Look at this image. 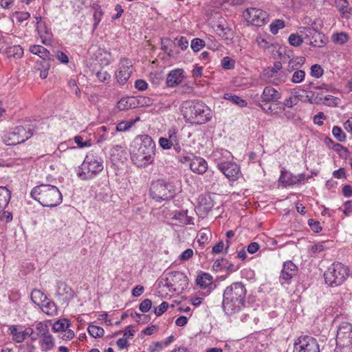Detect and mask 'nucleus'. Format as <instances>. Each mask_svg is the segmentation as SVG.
Returning a JSON list of instances; mask_svg holds the SVG:
<instances>
[{
	"mask_svg": "<svg viewBox=\"0 0 352 352\" xmlns=\"http://www.w3.org/2000/svg\"><path fill=\"white\" fill-rule=\"evenodd\" d=\"M282 68V63L280 61H276L274 63V66L272 67H268L265 71V75L268 78H273L276 76L277 72L280 71Z\"/></svg>",
	"mask_w": 352,
	"mask_h": 352,
	"instance_id": "4c0bfd02",
	"label": "nucleus"
},
{
	"mask_svg": "<svg viewBox=\"0 0 352 352\" xmlns=\"http://www.w3.org/2000/svg\"><path fill=\"white\" fill-rule=\"evenodd\" d=\"M349 276L348 267L340 262L333 263L324 273L325 283L331 287L341 285Z\"/></svg>",
	"mask_w": 352,
	"mask_h": 352,
	"instance_id": "423d86ee",
	"label": "nucleus"
},
{
	"mask_svg": "<svg viewBox=\"0 0 352 352\" xmlns=\"http://www.w3.org/2000/svg\"><path fill=\"white\" fill-rule=\"evenodd\" d=\"M96 76L100 81L104 82V80L109 79L111 76L106 71L101 69L96 73Z\"/></svg>",
	"mask_w": 352,
	"mask_h": 352,
	"instance_id": "338daca9",
	"label": "nucleus"
},
{
	"mask_svg": "<svg viewBox=\"0 0 352 352\" xmlns=\"http://www.w3.org/2000/svg\"><path fill=\"white\" fill-rule=\"evenodd\" d=\"M46 302H43L40 307H41L42 311L49 315L54 316L56 314V306L55 303L52 301H45Z\"/></svg>",
	"mask_w": 352,
	"mask_h": 352,
	"instance_id": "c85d7f7f",
	"label": "nucleus"
},
{
	"mask_svg": "<svg viewBox=\"0 0 352 352\" xmlns=\"http://www.w3.org/2000/svg\"><path fill=\"white\" fill-rule=\"evenodd\" d=\"M280 94L277 89H263L261 95L263 102L275 101L279 98Z\"/></svg>",
	"mask_w": 352,
	"mask_h": 352,
	"instance_id": "a878e982",
	"label": "nucleus"
},
{
	"mask_svg": "<svg viewBox=\"0 0 352 352\" xmlns=\"http://www.w3.org/2000/svg\"><path fill=\"white\" fill-rule=\"evenodd\" d=\"M10 334L13 337V340L17 343H21L25 340V335L23 331H19L16 326L10 327Z\"/></svg>",
	"mask_w": 352,
	"mask_h": 352,
	"instance_id": "c756f323",
	"label": "nucleus"
},
{
	"mask_svg": "<svg viewBox=\"0 0 352 352\" xmlns=\"http://www.w3.org/2000/svg\"><path fill=\"white\" fill-rule=\"evenodd\" d=\"M332 133L333 136L339 141L343 142L346 138L345 133L340 127L335 126L333 127Z\"/></svg>",
	"mask_w": 352,
	"mask_h": 352,
	"instance_id": "de8ad7c7",
	"label": "nucleus"
},
{
	"mask_svg": "<svg viewBox=\"0 0 352 352\" xmlns=\"http://www.w3.org/2000/svg\"><path fill=\"white\" fill-rule=\"evenodd\" d=\"M190 170L197 174L204 173L207 168L208 164L205 160L201 157H195L190 163Z\"/></svg>",
	"mask_w": 352,
	"mask_h": 352,
	"instance_id": "6ab92c4d",
	"label": "nucleus"
},
{
	"mask_svg": "<svg viewBox=\"0 0 352 352\" xmlns=\"http://www.w3.org/2000/svg\"><path fill=\"white\" fill-rule=\"evenodd\" d=\"M8 57L18 58L21 57L23 54V50L20 45H14L10 47L6 50Z\"/></svg>",
	"mask_w": 352,
	"mask_h": 352,
	"instance_id": "7c9ffc66",
	"label": "nucleus"
},
{
	"mask_svg": "<svg viewBox=\"0 0 352 352\" xmlns=\"http://www.w3.org/2000/svg\"><path fill=\"white\" fill-rule=\"evenodd\" d=\"M13 16L19 22L22 23L30 17V14L28 12H15Z\"/></svg>",
	"mask_w": 352,
	"mask_h": 352,
	"instance_id": "3c124183",
	"label": "nucleus"
},
{
	"mask_svg": "<svg viewBox=\"0 0 352 352\" xmlns=\"http://www.w3.org/2000/svg\"><path fill=\"white\" fill-rule=\"evenodd\" d=\"M138 146L131 153V160L138 166H147L153 163L155 155V143L148 135H140L134 141Z\"/></svg>",
	"mask_w": 352,
	"mask_h": 352,
	"instance_id": "f03ea898",
	"label": "nucleus"
},
{
	"mask_svg": "<svg viewBox=\"0 0 352 352\" xmlns=\"http://www.w3.org/2000/svg\"><path fill=\"white\" fill-rule=\"evenodd\" d=\"M168 303L167 302H162L158 307H155L154 313L157 316L162 315L168 309Z\"/></svg>",
	"mask_w": 352,
	"mask_h": 352,
	"instance_id": "4d7b16f0",
	"label": "nucleus"
},
{
	"mask_svg": "<svg viewBox=\"0 0 352 352\" xmlns=\"http://www.w3.org/2000/svg\"><path fill=\"white\" fill-rule=\"evenodd\" d=\"M58 296L61 298L63 301H67L74 298L75 294L72 289L63 283H60L56 291Z\"/></svg>",
	"mask_w": 352,
	"mask_h": 352,
	"instance_id": "a211bd4d",
	"label": "nucleus"
},
{
	"mask_svg": "<svg viewBox=\"0 0 352 352\" xmlns=\"http://www.w3.org/2000/svg\"><path fill=\"white\" fill-rule=\"evenodd\" d=\"M336 6L342 15L350 13L351 8L346 0H335Z\"/></svg>",
	"mask_w": 352,
	"mask_h": 352,
	"instance_id": "473e14b6",
	"label": "nucleus"
},
{
	"mask_svg": "<svg viewBox=\"0 0 352 352\" xmlns=\"http://www.w3.org/2000/svg\"><path fill=\"white\" fill-rule=\"evenodd\" d=\"M246 289L241 282L232 283L223 292L222 306L225 313L232 316L245 306Z\"/></svg>",
	"mask_w": 352,
	"mask_h": 352,
	"instance_id": "f257e3e1",
	"label": "nucleus"
},
{
	"mask_svg": "<svg viewBox=\"0 0 352 352\" xmlns=\"http://www.w3.org/2000/svg\"><path fill=\"white\" fill-rule=\"evenodd\" d=\"M36 329L38 331V334L41 336H43L44 335H46V333H49V329L47 328V326L45 324L42 322H39L36 325Z\"/></svg>",
	"mask_w": 352,
	"mask_h": 352,
	"instance_id": "bf43d9fd",
	"label": "nucleus"
},
{
	"mask_svg": "<svg viewBox=\"0 0 352 352\" xmlns=\"http://www.w3.org/2000/svg\"><path fill=\"white\" fill-rule=\"evenodd\" d=\"M221 65L224 69H231L234 67L235 61L229 56H225L221 59Z\"/></svg>",
	"mask_w": 352,
	"mask_h": 352,
	"instance_id": "c03bdc74",
	"label": "nucleus"
},
{
	"mask_svg": "<svg viewBox=\"0 0 352 352\" xmlns=\"http://www.w3.org/2000/svg\"><path fill=\"white\" fill-rule=\"evenodd\" d=\"M305 73L302 70L296 71L292 76V82L298 83L301 82L305 78Z\"/></svg>",
	"mask_w": 352,
	"mask_h": 352,
	"instance_id": "13d9d810",
	"label": "nucleus"
},
{
	"mask_svg": "<svg viewBox=\"0 0 352 352\" xmlns=\"http://www.w3.org/2000/svg\"><path fill=\"white\" fill-rule=\"evenodd\" d=\"M296 178V175H292L290 173L286 171H281V175L280 176L279 180L283 183H285L287 185H294L296 183H291L292 180Z\"/></svg>",
	"mask_w": 352,
	"mask_h": 352,
	"instance_id": "79ce46f5",
	"label": "nucleus"
},
{
	"mask_svg": "<svg viewBox=\"0 0 352 352\" xmlns=\"http://www.w3.org/2000/svg\"><path fill=\"white\" fill-rule=\"evenodd\" d=\"M132 73L133 65L131 61L126 58H121L118 72L116 74L119 85H124L127 82Z\"/></svg>",
	"mask_w": 352,
	"mask_h": 352,
	"instance_id": "f8f14e48",
	"label": "nucleus"
},
{
	"mask_svg": "<svg viewBox=\"0 0 352 352\" xmlns=\"http://www.w3.org/2000/svg\"><path fill=\"white\" fill-rule=\"evenodd\" d=\"M188 210H182L179 212H175L174 217L175 219L178 220L180 223L184 224H190L192 223V219L187 215Z\"/></svg>",
	"mask_w": 352,
	"mask_h": 352,
	"instance_id": "f704fd0d",
	"label": "nucleus"
},
{
	"mask_svg": "<svg viewBox=\"0 0 352 352\" xmlns=\"http://www.w3.org/2000/svg\"><path fill=\"white\" fill-rule=\"evenodd\" d=\"M336 343L340 345L352 343V325L349 322H342L338 327L336 335Z\"/></svg>",
	"mask_w": 352,
	"mask_h": 352,
	"instance_id": "2eb2a0df",
	"label": "nucleus"
},
{
	"mask_svg": "<svg viewBox=\"0 0 352 352\" xmlns=\"http://www.w3.org/2000/svg\"><path fill=\"white\" fill-rule=\"evenodd\" d=\"M202 67L195 65L192 69V76L195 78V84L197 86L204 87L208 85L206 77H202Z\"/></svg>",
	"mask_w": 352,
	"mask_h": 352,
	"instance_id": "4be33fe9",
	"label": "nucleus"
},
{
	"mask_svg": "<svg viewBox=\"0 0 352 352\" xmlns=\"http://www.w3.org/2000/svg\"><path fill=\"white\" fill-rule=\"evenodd\" d=\"M300 32L305 34L307 43L313 47H322L327 43L325 35L313 28H303Z\"/></svg>",
	"mask_w": 352,
	"mask_h": 352,
	"instance_id": "9b49d317",
	"label": "nucleus"
},
{
	"mask_svg": "<svg viewBox=\"0 0 352 352\" xmlns=\"http://www.w3.org/2000/svg\"><path fill=\"white\" fill-rule=\"evenodd\" d=\"M87 330L90 336L95 338H101L104 333V331L102 327L96 325H89Z\"/></svg>",
	"mask_w": 352,
	"mask_h": 352,
	"instance_id": "58836bf2",
	"label": "nucleus"
},
{
	"mask_svg": "<svg viewBox=\"0 0 352 352\" xmlns=\"http://www.w3.org/2000/svg\"><path fill=\"white\" fill-rule=\"evenodd\" d=\"M256 42L258 47L263 50L269 49L270 47L273 46L272 43H270L262 36H258L256 39Z\"/></svg>",
	"mask_w": 352,
	"mask_h": 352,
	"instance_id": "8fccbe9b",
	"label": "nucleus"
},
{
	"mask_svg": "<svg viewBox=\"0 0 352 352\" xmlns=\"http://www.w3.org/2000/svg\"><path fill=\"white\" fill-rule=\"evenodd\" d=\"M335 352H352V343L344 344L343 345L336 343Z\"/></svg>",
	"mask_w": 352,
	"mask_h": 352,
	"instance_id": "6e6d98bb",
	"label": "nucleus"
},
{
	"mask_svg": "<svg viewBox=\"0 0 352 352\" xmlns=\"http://www.w3.org/2000/svg\"><path fill=\"white\" fill-rule=\"evenodd\" d=\"M323 74V69L320 65L315 64L311 67V75L319 78Z\"/></svg>",
	"mask_w": 352,
	"mask_h": 352,
	"instance_id": "5fc2aeb1",
	"label": "nucleus"
},
{
	"mask_svg": "<svg viewBox=\"0 0 352 352\" xmlns=\"http://www.w3.org/2000/svg\"><path fill=\"white\" fill-rule=\"evenodd\" d=\"M307 99L308 102L311 104H319L322 101V98L318 96V94H315L310 89H307Z\"/></svg>",
	"mask_w": 352,
	"mask_h": 352,
	"instance_id": "09e8293b",
	"label": "nucleus"
},
{
	"mask_svg": "<svg viewBox=\"0 0 352 352\" xmlns=\"http://www.w3.org/2000/svg\"><path fill=\"white\" fill-rule=\"evenodd\" d=\"M205 46V41L201 38H193L191 41L190 47L195 52H199Z\"/></svg>",
	"mask_w": 352,
	"mask_h": 352,
	"instance_id": "37998d69",
	"label": "nucleus"
},
{
	"mask_svg": "<svg viewBox=\"0 0 352 352\" xmlns=\"http://www.w3.org/2000/svg\"><path fill=\"white\" fill-rule=\"evenodd\" d=\"M131 107V103H129L128 98H122L118 102V108L121 111L128 109Z\"/></svg>",
	"mask_w": 352,
	"mask_h": 352,
	"instance_id": "680f3d73",
	"label": "nucleus"
},
{
	"mask_svg": "<svg viewBox=\"0 0 352 352\" xmlns=\"http://www.w3.org/2000/svg\"><path fill=\"white\" fill-rule=\"evenodd\" d=\"M193 256V250L188 248L184 251L179 256V258L181 261H186Z\"/></svg>",
	"mask_w": 352,
	"mask_h": 352,
	"instance_id": "0e129e2a",
	"label": "nucleus"
},
{
	"mask_svg": "<svg viewBox=\"0 0 352 352\" xmlns=\"http://www.w3.org/2000/svg\"><path fill=\"white\" fill-rule=\"evenodd\" d=\"M185 78L183 69L177 68L170 71L167 75L166 85L168 87L179 86Z\"/></svg>",
	"mask_w": 352,
	"mask_h": 352,
	"instance_id": "f3484780",
	"label": "nucleus"
},
{
	"mask_svg": "<svg viewBox=\"0 0 352 352\" xmlns=\"http://www.w3.org/2000/svg\"><path fill=\"white\" fill-rule=\"evenodd\" d=\"M133 126V122L129 121H122L114 127L115 133L118 131L123 132L129 129Z\"/></svg>",
	"mask_w": 352,
	"mask_h": 352,
	"instance_id": "49530a36",
	"label": "nucleus"
},
{
	"mask_svg": "<svg viewBox=\"0 0 352 352\" xmlns=\"http://www.w3.org/2000/svg\"><path fill=\"white\" fill-rule=\"evenodd\" d=\"M298 273L297 266L291 261H287L283 263V270L279 278L281 284H288L290 280Z\"/></svg>",
	"mask_w": 352,
	"mask_h": 352,
	"instance_id": "dca6fc26",
	"label": "nucleus"
},
{
	"mask_svg": "<svg viewBox=\"0 0 352 352\" xmlns=\"http://www.w3.org/2000/svg\"><path fill=\"white\" fill-rule=\"evenodd\" d=\"M32 135L30 129L18 126L6 135L3 142L7 145H16L24 142Z\"/></svg>",
	"mask_w": 352,
	"mask_h": 352,
	"instance_id": "6e6552de",
	"label": "nucleus"
},
{
	"mask_svg": "<svg viewBox=\"0 0 352 352\" xmlns=\"http://www.w3.org/2000/svg\"><path fill=\"white\" fill-rule=\"evenodd\" d=\"M296 352H320L317 340L310 336L299 338L295 343Z\"/></svg>",
	"mask_w": 352,
	"mask_h": 352,
	"instance_id": "4468645a",
	"label": "nucleus"
},
{
	"mask_svg": "<svg viewBox=\"0 0 352 352\" xmlns=\"http://www.w3.org/2000/svg\"><path fill=\"white\" fill-rule=\"evenodd\" d=\"M217 168L230 181H236L241 175L239 166L232 162H219Z\"/></svg>",
	"mask_w": 352,
	"mask_h": 352,
	"instance_id": "ddd939ff",
	"label": "nucleus"
},
{
	"mask_svg": "<svg viewBox=\"0 0 352 352\" xmlns=\"http://www.w3.org/2000/svg\"><path fill=\"white\" fill-rule=\"evenodd\" d=\"M212 277L208 273H202L196 279L197 284L202 288H206L212 284Z\"/></svg>",
	"mask_w": 352,
	"mask_h": 352,
	"instance_id": "cd10ccee",
	"label": "nucleus"
},
{
	"mask_svg": "<svg viewBox=\"0 0 352 352\" xmlns=\"http://www.w3.org/2000/svg\"><path fill=\"white\" fill-rule=\"evenodd\" d=\"M10 192L6 187L0 186V212L3 211L10 200Z\"/></svg>",
	"mask_w": 352,
	"mask_h": 352,
	"instance_id": "5701e85b",
	"label": "nucleus"
},
{
	"mask_svg": "<svg viewBox=\"0 0 352 352\" xmlns=\"http://www.w3.org/2000/svg\"><path fill=\"white\" fill-rule=\"evenodd\" d=\"M176 46V43L168 38H162V50L168 56H173L175 54L173 47Z\"/></svg>",
	"mask_w": 352,
	"mask_h": 352,
	"instance_id": "b1692460",
	"label": "nucleus"
},
{
	"mask_svg": "<svg viewBox=\"0 0 352 352\" xmlns=\"http://www.w3.org/2000/svg\"><path fill=\"white\" fill-rule=\"evenodd\" d=\"M175 194L174 186L164 180L153 182L150 187V195L156 201L170 199L174 197Z\"/></svg>",
	"mask_w": 352,
	"mask_h": 352,
	"instance_id": "0eeeda50",
	"label": "nucleus"
},
{
	"mask_svg": "<svg viewBox=\"0 0 352 352\" xmlns=\"http://www.w3.org/2000/svg\"><path fill=\"white\" fill-rule=\"evenodd\" d=\"M31 300L32 302L41 306L47 300V296L39 289H34L31 293Z\"/></svg>",
	"mask_w": 352,
	"mask_h": 352,
	"instance_id": "bb28decb",
	"label": "nucleus"
},
{
	"mask_svg": "<svg viewBox=\"0 0 352 352\" xmlns=\"http://www.w3.org/2000/svg\"><path fill=\"white\" fill-rule=\"evenodd\" d=\"M159 144L163 149H170L173 146L168 139L166 138H160Z\"/></svg>",
	"mask_w": 352,
	"mask_h": 352,
	"instance_id": "69168bd1",
	"label": "nucleus"
},
{
	"mask_svg": "<svg viewBox=\"0 0 352 352\" xmlns=\"http://www.w3.org/2000/svg\"><path fill=\"white\" fill-rule=\"evenodd\" d=\"M288 41L291 45L298 47L302 43L303 40L298 34H292L288 38Z\"/></svg>",
	"mask_w": 352,
	"mask_h": 352,
	"instance_id": "a18cd8bd",
	"label": "nucleus"
},
{
	"mask_svg": "<svg viewBox=\"0 0 352 352\" xmlns=\"http://www.w3.org/2000/svg\"><path fill=\"white\" fill-rule=\"evenodd\" d=\"M103 161L101 158L88 154L79 167L78 176L83 180L91 179L103 170Z\"/></svg>",
	"mask_w": 352,
	"mask_h": 352,
	"instance_id": "39448f33",
	"label": "nucleus"
},
{
	"mask_svg": "<svg viewBox=\"0 0 352 352\" xmlns=\"http://www.w3.org/2000/svg\"><path fill=\"white\" fill-rule=\"evenodd\" d=\"M168 140L173 144L179 142V139L177 135V131L175 129H170L168 131Z\"/></svg>",
	"mask_w": 352,
	"mask_h": 352,
	"instance_id": "052dcab7",
	"label": "nucleus"
},
{
	"mask_svg": "<svg viewBox=\"0 0 352 352\" xmlns=\"http://www.w3.org/2000/svg\"><path fill=\"white\" fill-rule=\"evenodd\" d=\"M42 347L45 350H50L53 348L54 345V338L52 336L49 334V333H46L42 336Z\"/></svg>",
	"mask_w": 352,
	"mask_h": 352,
	"instance_id": "ea45409f",
	"label": "nucleus"
},
{
	"mask_svg": "<svg viewBox=\"0 0 352 352\" xmlns=\"http://www.w3.org/2000/svg\"><path fill=\"white\" fill-rule=\"evenodd\" d=\"M69 321L66 318H62L54 323L53 330L54 331H63L69 326Z\"/></svg>",
	"mask_w": 352,
	"mask_h": 352,
	"instance_id": "72a5a7b5",
	"label": "nucleus"
},
{
	"mask_svg": "<svg viewBox=\"0 0 352 352\" xmlns=\"http://www.w3.org/2000/svg\"><path fill=\"white\" fill-rule=\"evenodd\" d=\"M182 113L187 122L202 124L211 118L210 109L201 101L187 100L182 103Z\"/></svg>",
	"mask_w": 352,
	"mask_h": 352,
	"instance_id": "7ed1b4c3",
	"label": "nucleus"
},
{
	"mask_svg": "<svg viewBox=\"0 0 352 352\" xmlns=\"http://www.w3.org/2000/svg\"><path fill=\"white\" fill-rule=\"evenodd\" d=\"M309 225L311 228L316 232H318L322 230L319 221H314V219L309 220Z\"/></svg>",
	"mask_w": 352,
	"mask_h": 352,
	"instance_id": "774afa93",
	"label": "nucleus"
},
{
	"mask_svg": "<svg viewBox=\"0 0 352 352\" xmlns=\"http://www.w3.org/2000/svg\"><path fill=\"white\" fill-rule=\"evenodd\" d=\"M243 17L248 23L258 27L264 25L269 21L267 13L256 8H247L243 12Z\"/></svg>",
	"mask_w": 352,
	"mask_h": 352,
	"instance_id": "1a4fd4ad",
	"label": "nucleus"
},
{
	"mask_svg": "<svg viewBox=\"0 0 352 352\" xmlns=\"http://www.w3.org/2000/svg\"><path fill=\"white\" fill-rule=\"evenodd\" d=\"M152 307V302L150 299H145L143 301L141 302V303L139 305V309L142 312H147Z\"/></svg>",
	"mask_w": 352,
	"mask_h": 352,
	"instance_id": "864d4df0",
	"label": "nucleus"
},
{
	"mask_svg": "<svg viewBox=\"0 0 352 352\" xmlns=\"http://www.w3.org/2000/svg\"><path fill=\"white\" fill-rule=\"evenodd\" d=\"M166 285L170 289L175 292H182L187 288L188 278L184 273L181 272H172L166 275Z\"/></svg>",
	"mask_w": 352,
	"mask_h": 352,
	"instance_id": "9d476101",
	"label": "nucleus"
},
{
	"mask_svg": "<svg viewBox=\"0 0 352 352\" xmlns=\"http://www.w3.org/2000/svg\"><path fill=\"white\" fill-rule=\"evenodd\" d=\"M305 58L302 56H298L291 59L288 63L287 69L291 72L304 64Z\"/></svg>",
	"mask_w": 352,
	"mask_h": 352,
	"instance_id": "c9c22d12",
	"label": "nucleus"
},
{
	"mask_svg": "<svg viewBox=\"0 0 352 352\" xmlns=\"http://www.w3.org/2000/svg\"><path fill=\"white\" fill-rule=\"evenodd\" d=\"M31 196L45 207H56L63 201L62 194L58 188L49 184L34 187L32 190Z\"/></svg>",
	"mask_w": 352,
	"mask_h": 352,
	"instance_id": "20e7f679",
	"label": "nucleus"
},
{
	"mask_svg": "<svg viewBox=\"0 0 352 352\" xmlns=\"http://www.w3.org/2000/svg\"><path fill=\"white\" fill-rule=\"evenodd\" d=\"M285 27V22L280 19H276L270 25V32L273 34H276L279 30Z\"/></svg>",
	"mask_w": 352,
	"mask_h": 352,
	"instance_id": "a19ab883",
	"label": "nucleus"
},
{
	"mask_svg": "<svg viewBox=\"0 0 352 352\" xmlns=\"http://www.w3.org/2000/svg\"><path fill=\"white\" fill-rule=\"evenodd\" d=\"M332 41L336 44L343 45L349 40V36L345 32L335 33L332 35Z\"/></svg>",
	"mask_w": 352,
	"mask_h": 352,
	"instance_id": "e433bc0d",
	"label": "nucleus"
},
{
	"mask_svg": "<svg viewBox=\"0 0 352 352\" xmlns=\"http://www.w3.org/2000/svg\"><path fill=\"white\" fill-rule=\"evenodd\" d=\"M98 133L99 134V138L97 141L98 143L109 140L111 139L115 134L114 126L113 125L102 126L98 129Z\"/></svg>",
	"mask_w": 352,
	"mask_h": 352,
	"instance_id": "aec40b11",
	"label": "nucleus"
},
{
	"mask_svg": "<svg viewBox=\"0 0 352 352\" xmlns=\"http://www.w3.org/2000/svg\"><path fill=\"white\" fill-rule=\"evenodd\" d=\"M174 41L176 43V45L179 46L182 50H186L188 47V41L184 36L176 38Z\"/></svg>",
	"mask_w": 352,
	"mask_h": 352,
	"instance_id": "603ef678",
	"label": "nucleus"
},
{
	"mask_svg": "<svg viewBox=\"0 0 352 352\" xmlns=\"http://www.w3.org/2000/svg\"><path fill=\"white\" fill-rule=\"evenodd\" d=\"M30 51L31 53L38 55L44 60L50 58V52L43 46L36 45H31L30 47Z\"/></svg>",
	"mask_w": 352,
	"mask_h": 352,
	"instance_id": "393cba45",
	"label": "nucleus"
},
{
	"mask_svg": "<svg viewBox=\"0 0 352 352\" xmlns=\"http://www.w3.org/2000/svg\"><path fill=\"white\" fill-rule=\"evenodd\" d=\"M296 94L294 97L289 98L285 102V105L292 107L293 105L296 104L298 100H300L302 102H308L307 99V89H298V92H296Z\"/></svg>",
	"mask_w": 352,
	"mask_h": 352,
	"instance_id": "412c9836",
	"label": "nucleus"
},
{
	"mask_svg": "<svg viewBox=\"0 0 352 352\" xmlns=\"http://www.w3.org/2000/svg\"><path fill=\"white\" fill-rule=\"evenodd\" d=\"M224 98L241 107H245L247 105V102L236 95L225 94Z\"/></svg>",
	"mask_w": 352,
	"mask_h": 352,
	"instance_id": "2f4dec72",
	"label": "nucleus"
},
{
	"mask_svg": "<svg viewBox=\"0 0 352 352\" xmlns=\"http://www.w3.org/2000/svg\"><path fill=\"white\" fill-rule=\"evenodd\" d=\"M74 142L77 144L79 148H84L91 146L89 140L83 142L82 138L80 135H77L74 138Z\"/></svg>",
	"mask_w": 352,
	"mask_h": 352,
	"instance_id": "e2e57ef3",
	"label": "nucleus"
}]
</instances>
